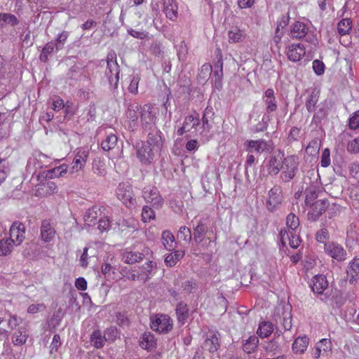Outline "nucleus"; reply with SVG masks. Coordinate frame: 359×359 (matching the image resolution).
<instances>
[{
	"label": "nucleus",
	"mask_w": 359,
	"mask_h": 359,
	"mask_svg": "<svg viewBox=\"0 0 359 359\" xmlns=\"http://www.w3.org/2000/svg\"><path fill=\"white\" fill-rule=\"evenodd\" d=\"M104 74L107 79L110 90L115 93L117 91L120 79V67L114 52L110 53L107 55V69Z\"/></svg>",
	"instance_id": "f257e3e1"
},
{
	"label": "nucleus",
	"mask_w": 359,
	"mask_h": 359,
	"mask_svg": "<svg viewBox=\"0 0 359 359\" xmlns=\"http://www.w3.org/2000/svg\"><path fill=\"white\" fill-rule=\"evenodd\" d=\"M299 158L296 155L287 156L283 163L280 179L287 183L293 180L299 171Z\"/></svg>",
	"instance_id": "f03ea898"
},
{
	"label": "nucleus",
	"mask_w": 359,
	"mask_h": 359,
	"mask_svg": "<svg viewBox=\"0 0 359 359\" xmlns=\"http://www.w3.org/2000/svg\"><path fill=\"white\" fill-rule=\"evenodd\" d=\"M141 127L144 132L157 128L156 115L154 107L151 104H145L140 111Z\"/></svg>",
	"instance_id": "7ed1b4c3"
},
{
	"label": "nucleus",
	"mask_w": 359,
	"mask_h": 359,
	"mask_svg": "<svg viewBox=\"0 0 359 359\" xmlns=\"http://www.w3.org/2000/svg\"><path fill=\"white\" fill-rule=\"evenodd\" d=\"M151 328L160 334H167L172 329L171 318L165 314H156L151 318Z\"/></svg>",
	"instance_id": "20e7f679"
},
{
	"label": "nucleus",
	"mask_w": 359,
	"mask_h": 359,
	"mask_svg": "<svg viewBox=\"0 0 359 359\" xmlns=\"http://www.w3.org/2000/svg\"><path fill=\"white\" fill-rule=\"evenodd\" d=\"M117 198L127 208H133L135 205L136 200L134 198L132 186L128 182L120 183L116 189Z\"/></svg>",
	"instance_id": "39448f33"
},
{
	"label": "nucleus",
	"mask_w": 359,
	"mask_h": 359,
	"mask_svg": "<svg viewBox=\"0 0 359 359\" xmlns=\"http://www.w3.org/2000/svg\"><path fill=\"white\" fill-rule=\"evenodd\" d=\"M285 156L283 151L278 150L269 157L266 163L268 174L271 176L277 175L281 170Z\"/></svg>",
	"instance_id": "423d86ee"
},
{
	"label": "nucleus",
	"mask_w": 359,
	"mask_h": 359,
	"mask_svg": "<svg viewBox=\"0 0 359 359\" xmlns=\"http://www.w3.org/2000/svg\"><path fill=\"white\" fill-rule=\"evenodd\" d=\"M125 105L127 107L126 111V116L128 119V129L130 131H135L138 127V115L137 111L140 109L141 106L135 102H125Z\"/></svg>",
	"instance_id": "0eeeda50"
},
{
	"label": "nucleus",
	"mask_w": 359,
	"mask_h": 359,
	"mask_svg": "<svg viewBox=\"0 0 359 359\" xmlns=\"http://www.w3.org/2000/svg\"><path fill=\"white\" fill-rule=\"evenodd\" d=\"M160 152L154 149L144 142H141V146H137V157L144 164H150L155 156Z\"/></svg>",
	"instance_id": "6e6552de"
},
{
	"label": "nucleus",
	"mask_w": 359,
	"mask_h": 359,
	"mask_svg": "<svg viewBox=\"0 0 359 359\" xmlns=\"http://www.w3.org/2000/svg\"><path fill=\"white\" fill-rule=\"evenodd\" d=\"M328 287V281L326 277L323 275H316L313 277L311 284V289L314 293L319 295L320 299L322 302H326L329 299V295L324 291Z\"/></svg>",
	"instance_id": "1a4fd4ad"
},
{
	"label": "nucleus",
	"mask_w": 359,
	"mask_h": 359,
	"mask_svg": "<svg viewBox=\"0 0 359 359\" xmlns=\"http://www.w3.org/2000/svg\"><path fill=\"white\" fill-rule=\"evenodd\" d=\"M311 210L307 214L308 219L316 221L327 210L330 203L327 199H321L309 204Z\"/></svg>",
	"instance_id": "9d476101"
},
{
	"label": "nucleus",
	"mask_w": 359,
	"mask_h": 359,
	"mask_svg": "<svg viewBox=\"0 0 359 359\" xmlns=\"http://www.w3.org/2000/svg\"><path fill=\"white\" fill-rule=\"evenodd\" d=\"M220 346V334L217 331L209 330L205 334L203 348L210 353L217 351Z\"/></svg>",
	"instance_id": "9b49d317"
},
{
	"label": "nucleus",
	"mask_w": 359,
	"mask_h": 359,
	"mask_svg": "<svg viewBox=\"0 0 359 359\" xmlns=\"http://www.w3.org/2000/svg\"><path fill=\"white\" fill-rule=\"evenodd\" d=\"M25 238V226L19 221H15L10 227V238L15 245H20Z\"/></svg>",
	"instance_id": "f8f14e48"
},
{
	"label": "nucleus",
	"mask_w": 359,
	"mask_h": 359,
	"mask_svg": "<svg viewBox=\"0 0 359 359\" xmlns=\"http://www.w3.org/2000/svg\"><path fill=\"white\" fill-rule=\"evenodd\" d=\"M325 252L339 262L346 259L347 253L344 248L337 243H325Z\"/></svg>",
	"instance_id": "ddd939ff"
},
{
	"label": "nucleus",
	"mask_w": 359,
	"mask_h": 359,
	"mask_svg": "<svg viewBox=\"0 0 359 359\" xmlns=\"http://www.w3.org/2000/svg\"><path fill=\"white\" fill-rule=\"evenodd\" d=\"M283 195L281 188L275 185L268 193V199L266 201V208L271 212H273L278 205L282 202Z\"/></svg>",
	"instance_id": "4468645a"
},
{
	"label": "nucleus",
	"mask_w": 359,
	"mask_h": 359,
	"mask_svg": "<svg viewBox=\"0 0 359 359\" xmlns=\"http://www.w3.org/2000/svg\"><path fill=\"white\" fill-rule=\"evenodd\" d=\"M143 197L147 203H151L156 208H161L163 203L158 189L154 187L144 188L143 190Z\"/></svg>",
	"instance_id": "2eb2a0df"
},
{
	"label": "nucleus",
	"mask_w": 359,
	"mask_h": 359,
	"mask_svg": "<svg viewBox=\"0 0 359 359\" xmlns=\"http://www.w3.org/2000/svg\"><path fill=\"white\" fill-rule=\"evenodd\" d=\"M147 132H149L147 139L144 142L160 152L163 145L162 132L158 128H154Z\"/></svg>",
	"instance_id": "dca6fc26"
},
{
	"label": "nucleus",
	"mask_w": 359,
	"mask_h": 359,
	"mask_svg": "<svg viewBox=\"0 0 359 359\" xmlns=\"http://www.w3.org/2000/svg\"><path fill=\"white\" fill-rule=\"evenodd\" d=\"M246 151L250 153L261 154L269 151L271 148L270 142L264 140H248L245 143Z\"/></svg>",
	"instance_id": "f3484780"
},
{
	"label": "nucleus",
	"mask_w": 359,
	"mask_h": 359,
	"mask_svg": "<svg viewBox=\"0 0 359 359\" xmlns=\"http://www.w3.org/2000/svg\"><path fill=\"white\" fill-rule=\"evenodd\" d=\"M200 125V118L198 114L196 116L194 115H189L185 117L182 126L179 128L177 130V134L179 136L183 135L184 133L191 132L192 129L195 131L197 130V127Z\"/></svg>",
	"instance_id": "a211bd4d"
},
{
	"label": "nucleus",
	"mask_w": 359,
	"mask_h": 359,
	"mask_svg": "<svg viewBox=\"0 0 359 359\" xmlns=\"http://www.w3.org/2000/svg\"><path fill=\"white\" fill-rule=\"evenodd\" d=\"M150 252L149 248L144 250L142 252L126 251L122 255V260L128 264H134L144 260Z\"/></svg>",
	"instance_id": "6ab92c4d"
},
{
	"label": "nucleus",
	"mask_w": 359,
	"mask_h": 359,
	"mask_svg": "<svg viewBox=\"0 0 359 359\" xmlns=\"http://www.w3.org/2000/svg\"><path fill=\"white\" fill-rule=\"evenodd\" d=\"M40 231L41 240L45 243H48L53 241L56 233L55 228L50 223V219H43L41 222Z\"/></svg>",
	"instance_id": "aec40b11"
},
{
	"label": "nucleus",
	"mask_w": 359,
	"mask_h": 359,
	"mask_svg": "<svg viewBox=\"0 0 359 359\" xmlns=\"http://www.w3.org/2000/svg\"><path fill=\"white\" fill-rule=\"evenodd\" d=\"M348 283L351 285L359 280V258L354 257L348 264L346 269Z\"/></svg>",
	"instance_id": "412c9836"
},
{
	"label": "nucleus",
	"mask_w": 359,
	"mask_h": 359,
	"mask_svg": "<svg viewBox=\"0 0 359 359\" xmlns=\"http://www.w3.org/2000/svg\"><path fill=\"white\" fill-rule=\"evenodd\" d=\"M272 88H268L262 96V100L266 104V113L270 114L276 111L278 108L276 98Z\"/></svg>",
	"instance_id": "4be33fe9"
},
{
	"label": "nucleus",
	"mask_w": 359,
	"mask_h": 359,
	"mask_svg": "<svg viewBox=\"0 0 359 359\" xmlns=\"http://www.w3.org/2000/svg\"><path fill=\"white\" fill-rule=\"evenodd\" d=\"M305 48L303 44H292L289 46L287 55L288 59L292 62L299 61L305 55Z\"/></svg>",
	"instance_id": "5701e85b"
},
{
	"label": "nucleus",
	"mask_w": 359,
	"mask_h": 359,
	"mask_svg": "<svg viewBox=\"0 0 359 359\" xmlns=\"http://www.w3.org/2000/svg\"><path fill=\"white\" fill-rule=\"evenodd\" d=\"M309 344V339L307 336L298 337L292 343V350L296 354H303L306 351Z\"/></svg>",
	"instance_id": "b1692460"
},
{
	"label": "nucleus",
	"mask_w": 359,
	"mask_h": 359,
	"mask_svg": "<svg viewBox=\"0 0 359 359\" xmlns=\"http://www.w3.org/2000/svg\"><path fill=\"white\" fill-rule=\"evenodd\" d=\"M88 154V151L86 149H79L74 158L72 169L76 171L82 169L86 165Z\"/></svg>",
	"instance_id": "393cba45"
},
{
	"label": "nucleus",
	"mask_w": 359,
	"mask_h": 359,
	"mask_svg": "<svg viewBox=\"0 0 359 359\" xmlns=\"http://www.w3.org/2000/svg\"><path fill=\"white\" fill-rule=\"evenodd\" d=\"M163 11L170 20L174 21L177 18L178 7L174 0H163Z\"/></svg>",
	"instance_id": "a878e982"
},
{
	"label": "nucleus",
	"mask_w": 359,
	"mask_h": 359,
	"mask_svg": "<svg viewBox=\"0 0 359 359\" xmlns=\"http://www.w3.org/2000/svg\"><path fill=\"white\" fill-rule=\"evenodd\" d=\"M156 345L155 337L151 332H144L140 339V346L147 351H152Z\"/></svg>",
	"instance_id": "bb28decb"
},
{
	"label": "nucleus",
	"mask_w": 359,
	"mask_h": 359,
	"mask_svg": "<svg viewBox=\"0 0 359 359\" xmlns=\"http://www.w3.org/2000/svg\"><path fill=\"white\" fill-rule=\"evenodd\" d=\"M162 244L168 251H173L176 248V241L174 235L168 230H165L161 233Z\"/></svg>",
	"instance_id": "cd10ccee"
},
{
	"label": "nucleus",
	"mask_w": 359,
	"mask_h": 359,
	"mask_svg": "<svg viewBox=\"0 0 359 359\" xmlns=\"http://www.w3.org/2000/svg\"><path fill=\"white\" fill-rule=\"evenodd\" d=\"M175 313L178 322L184 325L187 322L189 315L187 304L183 302H179L176 306Z\"/></svg>",
	"instance_id": "c85d7f7f"
},
{
	"label": "nucleus",
	"mask_w": 359,
	"mask_h": 359,
	"mask_svg": "<svg viewBox=\"0 0 359 359\" xmlns=\"http://www.w3.org/2000/svg\"><path fill=\"white\" fill-rule=\"evenodd\" d=\"M156 269V264L151 260H148L145 264L140 266L138 271L141 276H142V280L146 282L151 278L153 271Z\"/></svg>",
	"instance_id": "c756f323"
},
{
	"label": "nucleus",
	"mask_w": 359,
	"mask_h": 359,
	"mask_svg": "<svg viewBox=\"0 0 359 359\" xmlns=\"http://www.w3.org/2000/svg\"><path fill=\"white\" fill-rule=\"evenodd\" d=\"M90 342L95 348H102L105 345L106 339L100 330H95L90 334Z\"/></svg>",
	"instance_id": "7c9ffc66"
},
{
	"label": "nucleus",
	"mask_w": 359,
	"mask_h": 359,
	"mask_svg": "<svg viewBox=\"0 0 359 359\" xmlns=\"http://www.w3.org/2000/svg\"><path fill=\"white\" fill-rule=\"evenodd\" d=\"M207 230L208 226L201 220H199L196 226L194 227V240L197 244H200L202 242Z\"/></svg>",
	"instance_id": "2f4dec72"
},
{
	"label": "nucleus",
	"mask_w": 359,
	"mask_h": 359,
	"mask_svg": "<svg viewBox=\"0 0 359 359\" xmlns=\"http://www.w3.org/2000/svg\"><path fill=\"white\" fill-rule=\"evenodd\" d=\"M29 334L25 327L19 328L15 332L12 337V342L15 346H22L27 340Z\"/></svg>",
	"instance_id": "473e14b6"
},
{
	"label": "nucleus",
	"mask_w": 359,
	"mask_h": 359,
	"mask_svg": "<svg viewBox=\"0 0 359 359\" xmlns=\"http://www.w3.org/2000/svg\"><path fill=\"white\" fill-rule=\"evenodd\" d=\"M259 344V339L255 335L250 336L248 339L244 340L243 343V350L244 352L250 354L257 351Z\"/></svg>",
	"instance_id": "72a5a7b5"
},
{
	"label": "nucleus",
	"mask_w": 359,
	"mask_h": 359,
	"mask_svg": "<svg viewBox=\"0 0 359 359\" xmlns=\"http://www.w3.org/2000/svg\"><path fill=\"white\" fill-rule=\"evenodd\" d=\"M173 251V252L168 254L165 257V264L168 267L175 266L184 256V251L175 250Z\"/></svg>",
	"instance_id": "f704fd0d"
},
{
	"label": "nucleus",
	"mask_w": 359,
	"mask_h": 359,
	"mask_svg": "<svg viewBox=\"0 0 359 359\" xmlns=\"http://www.w3.org/2000/svg\"><path fill=\"white\" fill-rule=\"evenodd\" d=\"M291 35L295 39H302L307 34L306 25L301 22H296L292 26Z\"/></svg>",
	"instance_id": "c9c22d12"
},
{
	"label": "nucleus",
	"mask_w": 359,
	"mask_h": 359,
	"mask_svg": "<svg viewBox=\"0 0 359 359\" xmlns=\"http://www.w3.org/2000/svg\"><path fill=\"white\" fill-rule=\"evenodd\" d=\"M274 330L273 325L269 321H262L259 323L257 334L261 338L268 337Z\"/></svg>",
	"instance_id": "e433bc0d"
},
{
	"label": "nucleus",
	"mask_w": 359,
	"mask_h": 359,
	"mask_svg": "<svg viewBox=\"0 0 359 359\" xmlns=\"http://www.w3.org/2000/svg\"><path fill=\"white\" fill-rule=\"evenodd\" d=\"M98 212H100V210L97 207H93L88 209L84 215V222L88 226H93L96 223L97 218L98 217Z\"/></svg>",
	"instance_id": "4c0bfd02"
},
{
	"label": "nucleus",
	"mask_w": 359,
	"mask_h": 359,
	"mask_svg": "<svg viewBox=\"0 0 359 359\" xmlns=\"http://www.w3.org/2000/svg\"><path fill=\"white\" fill-rule=\"evenodd\" d=\"M320 192L321 191L320 187H316L315 186H310L309 187H308L305 191L306 204L309 205V204L312 203L313 201L319 196Z\"/></svg>",
	"instance_id": "58836bf2"
},
{
	"label": "nucleus",
	"mask_w": 359,
	"mask_h": 359,
	"mask_svg": "<svg viewBox=\"0 0 359 359\" xmlns=\"http://www.w3.org/2000/svg\"><path fill=\"white\" fill-rule=\"evenodd\" d=\"M118 142V137L114 133H109L102 142L101 147L104 151H109L115 147Z\"/></svg>",
	"instance_id": "ea45409f"
},
{
	"label": "nucleus",
	"mask_w": 359,
	"mask_h": 359,
	"mask_svg": "<svg viewBox=\"0 0 359 359\" xmlns=\"http://www.w3.org/2000/svg\"><path fill=\"white\" fill-rule=\"evenodd\" d=\"M319 99L318 92L313 90L308 96L306 100V107L309 112H312L315 110L316 103Z\"/></svg>",
	"instance_id": "a19ab883"
},
{
	"label": "nucleus",
	"mask_w": 359,
	"mask_h": 359,
	"mask_svg": "<svg viewBox=\"0 0 359 359\" xmlns=\"http://www.w3.org/2000/svg\"><path fill=\"white\" fill-rule=\"evenodd\" d=\"M13 241L8 238L0 241V256H6L10 254L13 248Z\"/></svg>",
	"instance_id": "79ce46f5"
},
{
	"label": "nucleus",
	"mask_w": 359,
	"mask_h": 359,
	"mask_svg": "<svg viewBox=\"0 0 359 359\" xmlns=\"http://www.w3.org/2000/svg\"><path fill=\"white\" fill-rule=\"evenodd\" d=\"M67 170V166L66 165H62L56 167L52 170L46 171L45 177L52 179L54 177H59L62 175L63 173H66Z\"/></svg>",
	"instance_id": "37998d69"
},
{
	"label": "nucleus",
	"mask_w": 359,
	"mask_h": 359,
	"mask_svg": "<svg viewBox=\"0 0 359 359\" xmlns=\"http://www.w3.org/2000/svg\"><path fill=\"white\" fill-rule=\"evenodd\" d=\"M267 353H280L282 351L280 343L276 338H273L271 341H268L264 347Z\"/></svg>",
	"instance_id": "c03bdc74"
},
{
	"label": "nucleus",
	"mask_w": 359,
	"mask_h": 359,
	"mask_svg": "<svg viewBox=\"0 0 359 359\" xmlns=\"http://www.w3.org/2000/svg\"><path fill=\"white\" fill-rule=\"evenodd\" d=\"M54 48H55V44L54 42H48L43 47L41 53L40 54V60L43 62H46L48 60V56L53 52Z\"/></svg>",
	"instance_id": "a18cd8bd"
},
{
	"label": "nucleus",
	"mask_w": 359,
	"mask_h": 359,
	"mask_svg": "<svg viewBox=\"0 0 359 359\" xmlns=\"http://www.w3.org/2000/svg\"><path fill=\"white\" fill-rule=\"evenodd\" d=\"M352 27V22L349 18H344L339 21L337 25V30L341 35L348 33Z\"/></svg>",
	"instance_id": "49530a36"
},
{
	"label": "nucleus",
	"mask_w": 359,
	"mask_h": 359,
	"mask_svg": "<svg viewBox=\"0 0 359 359\" xmlns=\"http://www.w3.org/2000/svg\"><path fill=\"white\" fill-rule=\"evenodd\" d=\"M69 36V32L63 31L59 34L55 39L54 43L55 44V49L57 51L62 50L64 48V45Z\"/></svg>",
	"instance_id": "de8ad7c7"
},
{
	"label": "nucleus",
	"mask_w": 359,
	"mask_h": 359,
	"mask_svg": "<svg viewBox=\"0 0 359 359\" xmlns=\"http://www.w3.org/2000/svg\"><path fill=\"white\" fill-rule=\"evenodd\" d=\"M93 171L99 176H104L107 174L104 163L100 160H94L93 163Z\"/></svg>",
	"instance_id": "09e8293b"
},
{
	"label": "nucleus",
	"mask_w": 359,
	"mask_h": 359,
	"mask_svg": "<svg viewBox=\"0 0 359 359\" xmlns=\"http://www.w3.org/2000/svg\"><path fill=\"white\" fill-rule=\"evenodd\" d=\"M229 40L230 42L236 43L241 41L244 37L243 32L234 28L228 32Z\"/></svg>",
	"instance_id": "8fccbe9b"
},
{
	"label": "nucleus",
	"mask_w": 359,
	"mask_h": 359,
	"mask_svg": "<svg viewBox=\"0 0 359 359\" xmlns=\"http://www.w3.org/2000/svg\"><path fill=\"white\" fill-rule=\"evenodd\" d=\"M101 272L107 280L114 279V268L110 264H102L101 266Z\"/></svg>",
	"instance_id": "3c124183"
},
{
	"label": "nucleus",
	"mask_w": 359,
	"mask_h": 359,
	"mask_svg": "<svg viewBox=\"0 0 359 359\" xmlns=\"http://www.w3.org/2000/svg\"><path fill=\"white\" fill-rule=\"evenodd\" d=\"M0 19L1 20L3 25L4 24L17 25L19 23L17 17L11 13H0Z\"/></svg>",
	"instance_id": "603ef678"
},
{
	"label": "nucleus",
	"mask_w": 359,
	"mask_h": 359,
	"mask_svg": "<svg viewBox=\"0 0 359 359\" xmlns=\"http://www.w3.org/2000/svg\"><path fill=\"white\" fill-rule=\"evenodd\" d=\"M320 146V144L319 140L317 138L313 139L308 144L306 148V151L308 154L314 155L318 152Z\"/></svg>",
	"instance_id": "864d4df0"
},
{
	"label": "nucleus",
	"mask_w": 359,
	"mask_h": 359,
	"mask_svg": "<svg viewBox=\"0 0 359 359\" xmlns=\"http://www.w3.org/2000/svg\"><path fill=\"white\" fill-rule=\"evenodd\" d=\"M155 218V212L151 208L145 205L142 208V219L144 222H149Z\"/></svg>",
	"instance_id": "5fc2aeb1"
},
{
	"label": "nucleus",
	"mask_w": 359,
	"mask_h": 359,
	"mask_svg": "<svg viewBox=\"0 0 359 359\" xmlns=\"http://www.w3.org/2000/svg\"><path fill=\"white\" fill-rule=\"evenodd\" d=\"M118 332L116 327L111 326L104 330V336L106 341H114L118 336Z\"/></svg>",
	"instance_id": "6e6d98bb"
},
{
	"label": "nucleus",
	"mask_w": 359,
	"mask_h": 359,
	"mask_svg": "<svg viewBox=\"0 0 359 359\" xmlns=\"http://www.w3.org/2000/svg\"><path fill=\"white\" fill-rule=\"evenodd\" d=\"M177 237L181 240L190 241L192 238L190 229L185 226H181L177 232Z\"/></svg>",
	"instance_id": "4d7b16f0"
},
{
	"label": "nucleus",
	"mask_w": 359,
	"mask_h": 359,
	"mask_svg": "<svg viewBox=\"0 0 359 359\" xmlns=\"http://www.w3.org/2000/svg\"><path fill=\"white\" fill-rule=\"evenodd\" d=\"M286 224L288 228L295 230L299 224V218L293 213H290L286 219Z\"/></svg>",
	"instance_id": "13d9d810"
},
{
	"label": "nucleus",
	"mask_w": 359,
	"mask_h": 359,
	"mask_svg": "<svg viewBox=\"0 0 359 359\" xmlns=\"http://www.w3.org/2000/svg\"><path fill=\"white\" fill-rule=\"evenodd\" d=\"M9 319L8 320V326L11 330H15L20 323L22 319L16 315L9 313Z\"/></svg>",
	"instance_id": "bf43d9fd"
},
{
	"label": "nucleus",
	"mask_w": 359,
	"mask_h": 359,
	"mask_svg": "<svg viewBox=\"0 0 359 359\" xmlns=\"http://www.w3.org/2000/svg\"><path fill=\"white\" fill-rule=\"evenodd\" d=\"M223 78V71L221 70H214L213 71V77L212 81H214V85L215 88L219 90L222 88Z\"/></svg>",
	"instance_id": "052dcab7"
},
{
	"label": "nucleus",
	"mask_w": 359,
	"mask_h": 359,
	"mask_svg": "<svg viewBox=\"0 0 359 359\" xmlns=\"http://www.w3.org/2000/svg\"><path fill=\"white\" fill-rule=\"evenodd\" d=\"M140 76L138 74L134 75L128 86V90L130 93L137 94L138 93V84Z\"/></svg>",
	"instance_id": "680f3d73"
},
{
	"label": "nucleus",
	"mask_w": 359,
	"mask_h": 359,
	"mask_svg": "<svg viewBox=\"0 0 359 359\" xmlns=\"http://www.w3.org/2000/svg\"><path fill=\"white\" fill-rule=\"evenodd\" d=\"M215 56L217 61L214 65L215 69L214 70H221L223 71V57L222 54L221 49L217 48L215 50Z\"/></svg>",
	"instance_id": "e2e57ef3"
},
{
	"label": "nucleus",
	"mask_w": 359,
	"mask_h": 359,
	"mask_svg": "<svg viewBox=\"0 0 359 359\" xmlns=\"http://www.w3.org/2000/svg\"><path fill=\"white\" fill-rule=\"evenodd\" d=\"M320 165L323 168H327L330 165V151L327 148L322 152Z\"/></svg>",
	"instance_id": "0e129e2a"
},
{
	"label": "nucleus",
	"mask_w": 359,
	"mask_h": 359,
	"mask_svg": "<svg viewBox=\"0 0 359 359\" xmlns=\"http://www.w3.org/2000/svg\"><path fill=\"white\" fill-rule=\"evenodd\" d=\"M347 151L351 154L359 153V137L348 143Z\"/></svg>",
	"instance_id": "69168bd1"
},
{
	"label": "nucleus",
	"mask_w": 359,
	"mask_h": 359,
	"mask_svg": "<svg viewBox=\"0 0 359 359\" xmlns=\"http://www.w3.org/2000/svg\"><path fill=\"white\" fill-rule=\"evenodd\" d=\"M98 229L101 231H108L110 228V220L108 217L100 218L98 221Z\"/></svg>",
	"instance_id": "338daca9"
},
{
	"label": "nucleus",
	"mask_w": 359,
	"mask_h": 359,
	"mask_svg": "<svg viewBox=\"0 0 359 359\" xmlns=\"http://www.w3.org/2000/svg\"><path fill=\"white\" fill-rule=\"evenodd\" d=\"M212 71V66L209 64H205L201 67L200 70L199 76L204 81L207 80L210 76Z\"/></svg>",
	"instance_id": "774afa93"
}]
</instances>
